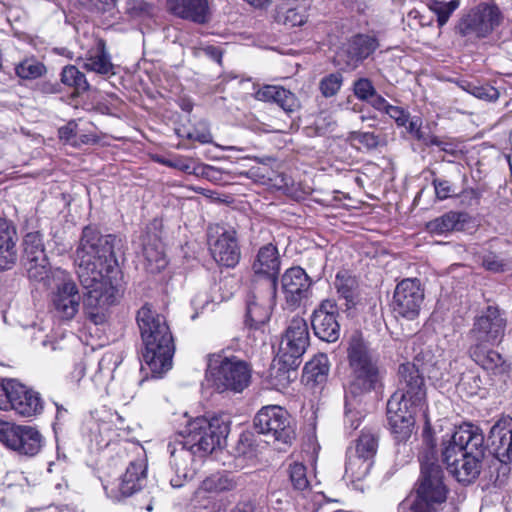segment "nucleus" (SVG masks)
Returning <instances> with one entry per match:
<instances>
[{"instance_id": "12", "label": "nucleus", "mask_w": 512, "mask_h": 512, "mask_svg": "<svg viewBox=\"0 0 512 512\" xmlns=\"http://www.w3.org/2000/svg\"><path fill=\"white\" fill-rule=\"evenodd\" d=\"M506 324L501 311L495 306H488L474 320L468 334L470 344L496 345L504 337Z\"/></svg>"}, {"instance_id": "50", "label": "nucleus", "mask_w": 512, "mask_h": 512, "mask_svg": "<svg viewBox=\"0 0 512 512\" xmlns=\"http://www.w3.org/2000/svg\"><path fill=\"white\" fill-rule=\"evenodd\" d=\"M481 191L477 188H465L456 197L459 198L460 204L464 207L477 206L480 203Z\"/></svg>"}, {"instance_id": "17", "label": "nucleus", "mask_w": 512, "mask_h": 512, "mask_svg": "<svg viewBox=\"0 0 512 512\" xmlns=\"http://www.w3.org/2000/svg\"><path fill=\"white\" fill-rule=\"evenodd\" d=\"M146 469V460L143 457L132 460L117 486H104L107 496L114 500H120L122 497L131 496L142 489L146 483Z\"/></svg>"}, {"instance_id": "40", "label": "nucleus", "mask_w": 512, "mask_h": 512, "mask_svg": "<svg viewBox=\"0 0 512 512\" xmlns=\"http://www.w3.org/2000/svg\"><path fill=\"white\" fill-rule=\"evenodd\" d=\"M288 473L290 482L295 490L305 491L309 489L310 483L307 478V469L302 463L294 462L290 464Z\"/></svg>"}, {"instance_id": "36", "label": "nucleus", "mask_w": 512, "mask_h": 512, "mask_svg": "<svg viewBox=\"0 0 512 512\" xmlns=\"http://www.w3.org/2000/svg\"><path fill=\"white\" fill-rule=\"evenodd\" d=\"M482 266L491 272H505L509 269V258L502 252L484 249L480 255Z\"/></svg>"}, {"instance_id": "51", "label": "nucleus", "mask_w": 512, "mask_h": 512, "mask_svg": "<svg viewBox=\"0 0 512 512\" xmlns=\"http://www.w3.org/2000/svg\"><path fill=\"white\" fill-rule=\"evenodd\" d=\"M34 91L42 94H54L58 92V83L54 73L44 78L34 80Z\"/></svg>"}, {"instance_id": "28", "label": "nucleus", "mask_w": 512, "mask_h": 512, "mask_svg": "<svg viewBox=\"0 0 512 512\" xmlns=\"http://www.w3.org/2000/svg\"><path fill=\"white\" fill-rule=\"evenodd\" d=\"M255 98L260 101L274 102L286 113H293L300 108V101L289 90L277 85H265L255 93Z\"/></svg>"}, {"instance_id": "63", "label": "nucleus", "mask_w": 512, "mask_h": 512, "mask_svg": "<svg viewBox=\"0 0 512 512\" xmlns=\"http://www.w3.org/2000/svg\"><path fill=\"white\" fill-rule=\"evenodd\" d=\"M53 73L54 72L52 70H49L43 63H41V62L34 63V80H38L39 78H44Z\"/></svg>"}, {"instance_id": "3", "label": "nucleus", "mask_w": 512, "mask_h": 512, "mask_svg": "<svg viewBox=\"0 0 512 512\" xmlns=\"http://www.w3.org/2000/svg\"><path fill=\"white\" fill-rule=\"evenodd\" d=\"M398 375V389L387 402V420L394 439L405 443L413 434L416 414L426 406V386L415 364H401Z\"/></svg>"}, {"instance_id": "4", "label": "nucleus", "mask_w": 512, "mask_h": 512, "mask_svg": "<svg viewBox=\"0 0 512 512\" xmlns=\"http://www.w3.org/2000/svg\"><path fill=\"white\" fill-rule=\"evenodd\" d=\"M484 449V435L480 428L464 424L443 442L442 460L458 482L470 484L480 474Z\"/></svg>"}, {"instance_id": "2", "label": "nucleus", "mask_w": 512, "mask_h": 512, "mask_svg": "<svg viewBox=\"0 0 512 512\" xmlns=\"http://www.w3.org/2000/svg\"><path fill=\"white\" fill-rule=\"evenodd\" d=\"M229 430V423L221 417H213L210 420L197 417L188 421L185 427L178 431L174 443L168 444L170 465L175 472V477L170 479L171 486H183L184 481L193 476L191 464L194 457L202 458L211 454L221 445Z\"/></svg>"}, {"instance_id": "8", "label": "nucleus", "mask_w": 512, "mask_h": 512, "mask_svg": "<svg viewBox=\"0 0 512 512\" xmlns=\"http://www.w3.org/2000/svg\"><path fill=\"white\" fill-rule=\"evenodd\" d=\"M206 377L220 393L225 391L240 393L250 384L251 367L246 361L236 356L209 354Z\"/></svg>"}, {"instance_id": "43", "label": "nucleus", "mask_w": 512, "mask_h": 512, "mask_svg": "<svg viewBox=\"0 0 512 512\" xmlns=\"http://www.w3.org/2000/svg\"><path fill=\"white\" fill-rule=\"evenodd\" d=\"M334 285L337 292L347 301H352L354 296V289L356 287V281L351 276H347L342 273H338L335 278Z\"/></svg>"}, {"instance_id": "61", "label": "nucleus", "mask_w": 512, "mask_h": 512, "mask_svg": "<svg viewBox=\"0 0 512 512\" xmlns=\"http://www.w3.org/2000/svg\"><path fill=\"white\" fill-rule=\"evenodd\" d=\"M201 175L211 181H217L220 178V170L210 165H204L201 167Z\"/></svg>"}, {"instance_id": "44", "label": "nucleus", "mask_w": 512, "mask_h": 512, "mask_svg": "<svg viewBox=\"0 0 512 512\" xmlns=\"http://www.w3.org/2000/svg\"><path fill=\"white\" fill-rule=\"evenodd\" d=\"M349 395L346 394L344 426L346 430L352 432L360 426L363 416L356 407H352L353 404L349 401Z\"/></svg>"}, {"instance_id": "58", "label": "nucleus", "mask_w": 512, "mask_h": 512, "mask_svg": "<svg viewBox=\"0 0 512 512\" xmlns=\"http://www.w3.org/2000/svg\"><path fill=\"white\" fill-rule=\"evenodd\" d=\"M16 75L24 81H30L32 79V62L25 60L21 62L15 68Z\"/></svg>"}, {"instance_id": "1", "label": "nucleus", "mask_w": 512, "mask_h": 512, "mask_svg": "<svg viewBox=\"0 0 512 512\" xmlns=\"http://www.w3.org/2000/svg\"><path fill=\"white\" fill-rule=\"evenodd\" d=\"M124 243L115 235H102L92 227L82 231L75 254L78 279L87 290L83 310L87 319L100 325L107 320V309L114 304L118 288L112 274L118 273V256L124 253Z\"/></svg>"}, {"instance_id": "10", "label": "nucleus", "mask_w": 512, "mask_h": 512, "mask_svg": "<svg viewBox=\"0 0 512 512\" xmlns=\"http://www.w3.org/2000/svg\"><path fill=\"white\" fill-rule=\"evenodd\" d=\"M501 20V11L495 4L480 3L460 20L457 31L468 40L485 38L500 25Z\"/></svg>"}, {"instance_id": "7", "label": "nucleus", "mask_w": 512, "mask_h": 512, "mask_svg": "<svg viewBox=\"0 0 512 512\" xmlns=\"http://www.w3.org/2000/svg\"><path fill=\"white\" fill-rule=\"evenodd\" d=\"M350 380L347 393L357 397L382 386L385 371L365 342L353 337L348 347Z\"/></svg>"}, {"instance_id": "13", "label": "nucleus", "mask_w": 512, "mask_h": 512, "mask_svg": "<svg viewBox=\"0 0 512 512\" xmlns=\"http://www.w3.org/2000/svg\"><path fill=\"white\" fill-rule=\"evenodd\" d=\"M309 346V330L302 318H293L282 337L278 356L288 366L298 367L300 358Z\"/></svg>"}, {"instance_id": "26", "label": "nucleus", "mask_w": 512, "mask_h": 512, "mask_svg": "<svg viewBox=\"0 0 512 512\" xmlns=\"http://www.w3.org/2000/svg\"><path fill=\"white\" fill-rule=\"evenodd\" d=\"M489 441L496 459L512 461V418L498 421L490 430Z\"/></svg>"}, {"instance_id": "11", "label": "nucleus", "mask_w": 512, "mask_h": 512, "mask_svg": "<svg viewBox=\"0 0 512 512\" xmlns=\"http://www.w3.org/2000/svg\"><path fill=\"white\" fill-rule=\"evenodd\" d=\"M208 245L213 259L221 266L235 267L241 258L236 231L224 225H211L208 228Z\"/></svg>"}, {"instance_id": "41", "label": "nucleus", "mask_w": 512, "mask_h": 512, "mask_svg": "<svg viewBox=\"0 0 512 512\" xmlns=\"http://www.w3.org/2000/svg\"><path fill=\"white\" fill-rule=\"evenodd\" d=\"M343 77L339 73H331L321 79L319 88L322 95L326 98L335 96L340 90Z\"/></svg>"}, {"instance_id": "5", "label": "nucleus", "mask_w": 512, "mask_h": 512, "mask_svg": "<svg viewBox=\"0 0 512 512\" xmlns=\"http://www.w3.org/2000/svg\"><path fill=\"white\" fill-rule=\"evenodd\" d=\"M136 321L144 344L143 360L153 376L160 377L172 367L175 345L170 328L149 304L138 310Z\"/></svg>"}, {"instance_id": "31", "label": "nucleus", "mask_w": 512, "mask_h": 512, "mask_svg": "<svg viewBox=\"0 0 512 512\" xmlns=\"http://www.w3.org/2000/svg\"><path fill=\"white\" fill-rule=\"evenodd\" d=\"M329 360L326 354L315 355L307 362L303 369L302 381L306 385H319L327 380L329 372Z\"/></svg>"}, {"instance_id": "57", "label": "nucleus", "mask_w": 512, "mask_h": 512, "mask_svg": "<svg viewBox=\"0 0 512 512\" xmlns=\"http://www.w3.org/2000/svg\"><path fill=\"white\" fill-rule=\"evenodd\" d=\"M136 394V381H126L121 387L120 400L127 404Z\"/></svg>"}, {"instance_id": "42", "label": "nucleus", "mask_w": 512, "mask_h": 512, "mask_svg": "<svg viewBox=\"0 0 512 512\" xmlns=\"http://www.w3.org/2000/svg\"><path fill=\"white\" fill-rule=\"evenodd\" d=\"M292 497L287 489H274L268 495V502L277 511H288Z\"/></svg>"}, {"instance_id": "54", "label": "nucleus", "mask_w": 512, "mask_h": 512, "mask_svg": "<svg viewBox=\"0 0 512 512\" xmlns=\"http://www.w3.org/2000/svg\"><path fill=\"white\" fill-rule=\"evenodd\" d=\"M408 131L412 134L416 139L422 141L425 145L428 142L431 135L426 134L421 129L422 121L419 117H413L408 119Z\"/></svg>"}, {"instance_id": "60", "label": "nucleus", "mask_w": 512, "mask_h": 512, "mask_svg": "<svg viewBox=\"0 0 512 512\" xmlns=\"http://www.w3.org/2000/svg\"><path fill=\"white\" fill-rule=\"evenodd\" d=\"M369 102L375 109L379 111H387L388 107H390V104L383 98L381 95L373 93V96L367 101Z\"/></svg>"}, {"instance_id": "18", "label": "nucleus", "mask_w": 512, "mask_h": 512, "mask_svg": "<svg viewBox=\"0 0 512 512\" xmlns=\"http://www.w3.org/2000/svg\"><path fill=\"white\" fill-rule=\"evenodd\" d=\"M311 279L301 267H292L281 277V289L286 305L295 309L308 299L311 293Z\"/></svg>"}, {"instance_id": "19", "label": "nucleus", "mask_w": 512, "mask_h": 512, "mask_svg": "<svg viewBox=\"0 0 512 512\" xmlns=\"http://www.w3.org/2000/svg\"><path fill=\"white\" fill-rule=\"evenodd\" d=\"M338 309L334 300H323L314 310L311 325L315 335L322 341L335 342L340 336V325L337 321Z\"/></svg>"}, {"instance_id": "15", "label": "nucleus", "mask_w": 512, "mask_h": 512, "mask_svg": "<svg viewBox=\"0 0 512 512\" xmlns=\"http://www.w3.org/2000/svg\"><path fill=\"white\" fill-rule=\"evenodd\" d=\"M424 300V291L420 280L417 278H406L400 281L393 295V309L398 315L412 320L420 312Z\"/></svg>"}, {"instance_id": "47", "label": "nucleus", "mask_w": 512, "mask_h": 512, "mask_svg": "<svg viewBox=\"0 0 512 512\" xmlns=\"http://www.w3.org/2000/svg\"><path fill=\"white\" fill-rule=\"evenodd\" d=\"M511 462L512 461H504L503 459H496L492 464V467L496 471V476L494 479V484L498 487H502L506 484L510 474H511Z\"/></svg>"}, {"instance_id": "37", "label": "nucleus", "mask_w": 512, "mask_h": 512, "mask_svg": "<svg viewBox=\"0 0 512 512\" xmlns=\"http://www.w3.org/2000/svg\"><path fill=\"white\" fill-rule=\"evenodd\" d=\"M459 86L474 97L486 101H495L499 98L496 88L488 84H480L478 81L461 80Z\"/></svg>"}, {"instance_id": "9", "label": "nucleus", "mask_w": 512, "mask_h": 512, "mask_svg": "<svg viewBox=\"0 0 512 512\" xmlns=\"http://www.w3.org/2000/svg\"><path fill=\"white\" fill-rule=\"evenodd\" d=\"M255 430L274 441L290 444L296 433L290 414L277 405L262 407L254 417Z\"/></svg>"}, {"instance_id": "30", "label": "nucleus", "mask_w": 512, "mask_h": 512, "mask_svg": "<svg viewBox=\"0 0 512 512\" xmlns=\"http://www.w3.org/2000/svg\"><path fill=\"white\" fill-rule=\"evenodd\" d=\"M469 221V216L464 212L449 211L426 225L430 233L441 235L452 231H462Z\"/></svg>"}, {"instance_id": "20", "label": "nucleus", "mask_w": 512, "mask_h": 512, "mask_svg": "<svg viewBox=\"0 0 512 512\" xmlns=\"http://www.w3.org/2000/svg\"><path fill=\"white\" fill-rule=\"evenodd\" d=\"M379 44L374 36L358 34L352 37L337 53L339 62L347 67L355 68L358 64L372 54Z\"/></svg>"}, {"instance_id": "45", "label": "nucleus", "mask_w": 512, "mask_h": 512, "mask_svg": "<svg viewBox=\"0 0 512 512\" xmlns=\"http://www.w3.org/2000/svg\"><path fill=\"white\" fill-rule=\"evenodd\" d=\"M432 185L438 200L443 201L457 195L455 185L447 179L435 177L432 180Z\"/></svg>"}, {"instance_id": "49", "label": "nucleus", "mask_w": 512, "mask_h": 512, "mask_svg": "<svg viewBox=\"0 0 512 512\" xmlns=\"http://www.w3.org/2000/svg\"><path fill=\"white\" fill-rule=\"evenodd\" d=\"M78 125L75 121L68 122L65 126L59 128L58 133L61 140L66 143L78 147Z\"/></svg>"}, {"instance_id": "29", "label": "nucleus", "mask_w": 512, "mask_h": 512, "mask_svg": "<svg viewBox=\"0 0 512 512\" xmlns=\"http://www.w3.org/2000/svg\"><path fill=\"white\" fill-rule=\"evenodd\" d=\"M83 66L88 71H93L101 75L114 74V66L106 51V44L103 39L96 38L94 40V46L87 52Z\"/></svg>"}, {"instance_id": "48", "label": "nucleus", "mask_w": 512, "mask_h": 512, "mask_svg": "<svg viewBox=\"0 0 512 512\" xmlns=\"http://www.w3.org/2000/svg\"><path fill=\"white\" fill-rule=\"evenodd\" d=\"M353 91L358 99L368 101L376 90L369 79L360 78L354 82Z\"/></svg>"}, {"instance_id": "24", "label": "nucleus", "mask_w": 512, "mask_h": 512, "mask_svg": "<svg viewBox=\"0 0 512 512\" xmlns=\"http://www.w3.org/2000/svg\"><path fill=\"white\" fill-rule=\"evenodd\" d=\"M252 268L256 275L264 276L263 281L258 286L266 287V283L271 280L275 283V288L277 289L280 258L278 250L274 245L267 244L259 249Z\"/></svg>"}, {"instance_id": "23", "label": "nucleus", "mask_w": 512, "mask_h": 512, "mask_svg": "<svg viewBox=\"0 0 512 512\" xmlns=\"http://www.w3.org/2000/svg\"><path fill=\"white\" fill-rule=\"evenodd\" d=\"M0 442L19 455L32 454V428L23 425L0 426Z\"/></svg>"}, {"instance_id": "46", "label": "nucleus", "mask_w": 512, "mask_h": 512, "mask_svg": "<svg viewBox=\"0 0 512 512\" xmlns=\"http://www.w3.org/2000/svg\"><path fill=\"white\" fill-rule=\"evenodd\" d=\"M153 6L144 0H128L126 11L132 17H145L153 14Z\"/></svg>"}, {"instance_id": "35", "label": "nucleus", "mask_w": 512, "mask_h": 512, "mask_svg": "<svg viewBox=\"0 0 512 512\" xmlns=\"http://www.w3.org/2000/svg\"><path fill=\"white\" fill-rule=\"evenodd\" d=\"M352 449L353 453L373 461L378 449V436L371 430H363Z\"/></svg>"}, {"instance_id": "21", "label": "nucleus", "mask_w": 512, "mask_h": 512, "mask_svg": "<svg viewBox=\"0 0 512 512\" xmlns=\"http://www.w3.org/2000/svg\"><path fill=\"white\" fill-rule=\"evenodd\" d=\"M56 316L61 320H72L79 311L81 296L73 281H66L58 286L53 296Z\"/></svg>"}, {"instance_id": "64", "label": "nucleus", "mask_w": 512, "mask_h": 512, "mask_svg": "<svg viewBox=\"0 0 512 512\" xmlns=\"http://www.w3.org/2000/svg\"><path fill=\"white\" fill-rule=\"evenodd\" d=\"M230 512H257V508L253 502L246 501L238 503Z\"/></svg>"}, {"instance_id": "59", "label": "nucleus", "mask_w": 512, "mask_h": 512, "mask_svg": "<svg viewBox=\"0 0 512 512\" xmlns=\"http://www.w3.org/2000/svg\"><path fill=\"white\" fill-rule=\"evenodd\" d=\"M426 145L427 146L435 145V146L439 147L442 151H444L446 153H450V154H454L455 153V148H454V146L451 143L443 141V140L439 139L436 136H432L431 135L429 140H428V142L426 143Z\"/></svg>"}, {"instance_id": "25", "label": "nucleus", "mask_w": 512, "mask_h": 512, "mask_svg": "<svg viewBox=\"0 0 512 512\" xmlns=\"http://www.w3.org/2000/svg\"><path fill=\"white\" fill-rule=\"evenodd\" d=\"M489 344H470L468 354L470 358L484 370L500 375L508 371V365L501 354L491 349Z\"/></svg>"}, {"instance_id": "22", "label": "nucleus", "mask_w": 512, "mask_h": 512, "mask_svg": "<svg viewBox=\"0 0 512 512\" xmlns=\"http://www.w3.org/2000/svg\"><path fill=\"white\" fill-rule=\"evenodd\" d=\"M168 8L175 16L196 24H206L211 18L208 0H168Z\"/></svg>"}, {"instance_id": "62", "label": "nucleus", "mask_w": 512, "mask_h": 512, "mask_svg": "<svg viewBox=\"0 0 512 512\" xmlns=\"http://www.w3.org/2000/svg\"><path fill=\"white\" fill-rule=\"evenodd\" d=\"M110 365H113L112 371L117 367V360L114 359V355L107 353L99 361V370L103 372L104 369L110 370Z\"/></svg>"}, {"instance_id": "52", "label": "nucleus", "mask_w": 512, "mask_h": 512, "mask_svg": "<svg viewBox=\"0 0 512 512\" xmlns=\"http://www.w3.org/2000/svg\"><path fill=\"white\" fill-rule=\"evenodd\" d=\"M350 138L352 141L362 144L367 149H374L379 144L378 137L371 132L355 131L351 133Z\"/></svg>"}, {"instance_id": "16", "label": "nucleus", "mask_w": 512, "mask_h": 512, "mask_svg": "<svg viewBox=\"0 0 512 512\" xmlns=\"http://www.w3.org/2000/svg\"><path fill=\"white\" fill-rule=\"evenodd\" d=\"M0 410H13L21 417L32 415V394L16 379L0 381Z\"/></svg>"}, {"instance_id": "27", "label": "nucleus", "mask_w": 512, "mask_h": 512, "mask_svg": "<svg viewBox=\"0 0 512 512\" xmlns=\"http://www.w3.org/2000/svg\"><path fill=\"white\" fill-rule=\"evenodd\" d=\"M18 237L13 223L0 217V270L8 269L17 259Z\"/></svg>"}, {"instance_id": "33", "label": "nucleus", "mask_w": 512, "mask_h": 512, "mask_svg": "<svg viewBox=\"0 0 512 512\" xmlns=\"http://www.w3.org/2000/svg\"><path fill=\"white\" fill-rule=\"evenodd\" d=\"M61 82L64 85L74 88V95H80L89 89V83L85 75L75 66H65L61 73Z\"/></svg>"}, {"instance_id": "6", "label": "nucleus", "mask_w": 512, "mask_h": 512, "mask_svg": "<svg viewBox=\"0 0 512 512\" xmlns=\"http://www.w3.org/2000/svg\"><path fill=\"white\" fill-rule=\"evenodd\" d=\"M447 493L441 466L425 455L415 492L399 504L398 512H456L455 506L446 501Z\"/></svg>"}, {"instance_id": "39", "label": "nucleus", "mask_w": 512, "mask_h": 512, "mask_svg": "<svg viewBox=\"0 0 512 512\" xmlns=\"http://www.w3.org/2000/svg\"><path fill=\"white\" fill-rule=\"evenodd\" d=\"M459 7V0L443 2L434 0L429 4V9L437 15V22L440 27L444 26L451 14Z\"/></svg>"}, {"instance_id": "14", "label": "nucleus", "mask_w": 512, "mask_h": 512, "mask_svg": "<svg viewBox=\"0 0 512 512\" xmlns=\"http://www.w3.org/2000/svg\"><path fill=\"white\" fill-rule=\"evenodd\" d=\"M277 289L273 281H268L266 287L257 286L247 301L245 325L251 329H259L266 324L276 305Z\"/></svg>"}, {"instance_id": "56", "label": "nucleus", "mask_w": 512, "mask_h": 512, "mask_svg": "<svg viewBox=\"0 0 512 512\" xmlns=\"http://www.w3.org/2000/svg\"><path fill=\"white\" fill-rule=\"evenodd\" d=\"M223 481L224 479L221 477V476H216V475H213L211 477H208L206 478L203 482H202V488L205 490V491H219V490H224L227 488V486H225L223 484Z\"/></svg>"}, {"instance_id": "55", "label": "nucleus", "mask_w": 512, "mask_h": 512, "mask_svg": "<svg viewBox=\"0 0 512 512\" xmlns=\"http://www.w3.org/2000/svg\"><path fill=\"white\" fill-rule=\"evenodd\" d=\"M386 113L393 118L399 126H405L409 119V114L402 108L390 105Z\"/></svg>"}, {"instance_id": "53", "label": "nucleus", "mask_w": 512, "mask_h": 512, "mask_svg": "<svg viewBox=\"0 0 512 512\" xmlns=\"http://www.w3.org/2000/svg\"><path fill=\"white\" fill-rule=\"evenodd\" d=\"M282 22L288 27L301 26L306 22L304 13L299 12L297 9L290 8L285 11L282 17Z\"/></svg>"}, {"instance_id": "34", "label": "nucleus", "mask_w": 512, "mask_h": 512, "mask_svg": "<svg viewBox=\"0 0 512 512\" xmlns=\"http://www.w3.org/2000/svg\"><path fill=\"white\" fill-rule=\"evenodd\" d=\"M143 257L145 259V268L150 273H158L162 271L167 265V260L164 255V252L158 245H144Z\"/></svg>"}, {"instance_id": "38", "label": "nucleus", "mask_w": 512, "mask_h": 512, "mask_svg": "<svg viewBox=\"0 0 512 512\" xmlns=\"http://www.w3.org/2000/svg\"><path fill=\"white\" fill-rule=\"evenodd\" d=\"M297 367L288 366L286 363L280 361L278 356L277 364H273L270 370L271 384L276 389L287 387L291 382V374Z\"/></svg>"}, {"instance_id": "32", "label": "nucleus", "mask_w": 512, "mask_h": 512, "mask_svg": "<svg viewBox=\"0 0 512 512\" xmlns=\"http://www.w3.org/2000/svg\"><path fill=\"white\" fill-rule=\"evenodd\" d=\"M373 461L353 453L352 447L347 450L345 477L352 482L363 480L370 472Z\"/></svg>"}]
</instances>
